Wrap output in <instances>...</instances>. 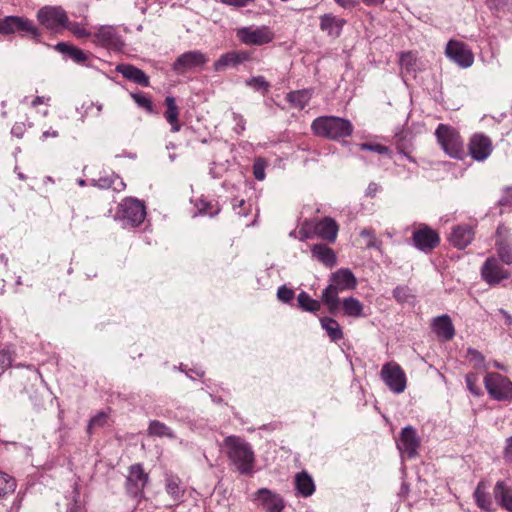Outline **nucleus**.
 Instances as JSON below:
<instances>
[{
	"instance_id": "13d9d810",
	"label": "nucleus",
	"mask_w": 512,
	"mask_h": 512,
	"mask_svg": "<svg viewBox=\"0 0 512 512\" xmlns=\"http://www.w3.org/2000/svg\"><path fill=\"white\" fill-rule=\"evenodd\" d=\"M12 363V355L8 349L0 350V370L10 367Z\"/></svg>"
},
{
	"instance_id": "9d476101",
	"label": "nucleus",
	"mask_w": 512,
	"mask_h": 512,
	"mask_svg": "<svg viewBox=\"0 0 512 512\" xmlns=\"http://www.w3.org/2000/svg\"><path fill=\"white\" fill-rule=\"evenodd\" d=\"M381 378L389 389L396 393H402L406 388V375L396 363H386L380 372Z\"/></svg>"
},
{
	"instance_id": "3c124183",
	"label": "nucleus",
	"mask_w": 512,
	"mask_h": 512,
	"mask_svg": "<svg viewBox=\"0 0 512 512\" xmlns=\"http://www.w3.org/2000/svg\"><path fill=\"white\" fill-rule=\"evenodd\" d=\"M359 147L361 150L372 151L382 155H388L390 153V149L381 144L361 143Z\"/></svg>"
},
{
	"instance_id": "c9c22d12",
	"label": "nucleus",
	"mask_w": 512,
	"mask_h": 512,
	"mask_svg": "<svg viewBox=\"0 0 512 512\" xmlns=\"http://www.w3.org/2000/svg\"><path fill=\"white\" fill-rule=\"evenodd\" d=\"M56 49L63 54L69 55V57L76 63H84L87 60V55L83 50L70 46L67 43H58L56 45Z\"/></svg>"
},
{
	"instance_id": "e433bc0d",
	"label": "nucleus",
	"mask_w": 512,
	"mask_h": 512,
	"mask_svg": "<svg viewBox=\"0 0 512 512\" xmlns=\"http://www.w3.org/2000/svg\"><path fill=\"white\" fill-rule=\"evenodd\" d=\"M166 492L175 503L181 501L184 495V489L180 485V480L176 477H168L166 479Z\"/></svg>"
},
{
	"instance_id": "79ce46f5",
	"label": "nucleus",
	"mask_w": 512,
	"mask_h": 512,
	"mask_svg": "<svg viewBox=\"0 0 512 512\" xmlns=\"http://www.w3.org/2000/svg\"><path fill=\"white\" fill-rule=\"evenodd\" d=\"M466 358L473 364L474 368L486 369L485 357L481 352L474 348H468Z\"/></svg>"
},
{
	"instance_id": "f03ea898",
	"label": "nucleus",
	"mask_w": 512,
	"mask_h": 512,
	"mask_svg": "<svg viewBox=\"0 0 512 512\" xmlns=\"http://www.w3.org/2000/svg\"><path fill=\"white\" fill-rule=\"evenodd\" d=\"M311 129L317 136L339 140L351 136L354 127L348 119L336 116H321L312 122Z\"/></svg>"
},
{
	"instance_id": "c756f323",
	"label": "nucleus",
	"mask_w": 512,
	"mask_h": 512,
	"mask_svg": "<svg viewBox=\"0 0 512 512\" xmlns=\"http://www.w3.org/2000/svg\"><path fill=\"white\" fill-rule=\"evenodd\" d=\"M474 499L480 509L487 512L492 510V501L488 493V487L484 482L478 483L474 491Z\"/></svg>"
},
{
	"instance_id": "6ab92c4d",
	"label": "nucleus",
	"mask_w": 512,
	"mask_h": 512,
	"mask_svg": "<svg viewBox=\"0 0 512 512\" xmlns=\"http://www.w3.org/2000/svg\"><path fill=\"white\" fill-rule=\"evenodd\" d=\"M475 236L474 230L467 224L455 226L450 234L449 241L458 248L464 249L471 244Z\"/></svg>"
},
{
	"instance_id": "ddd939ff",
	"label": "nucleus",
	"mask_w": 512,
	"mask_h": 512,
	"mask_svg": "<svg viewBox=\"0 0 512 512\" xmlns=\"http://www.w3.org/2000/svg\"><path fill=\"white\" fill-rule=\"evenodd\" d=\"M446 56L461 68H469L474 62V55L463 42L450 40L445 49Z\"/></svg>"
},
{
	"instance_id": "e2e57ef3",
	"label": "nucleus",
	"mask_w": 512,
	"mask_h": 512,
	"mask_svg": "<svg viewBox=\"0 0 512 512\" xmlns=\"http://www.w3.org/2000/svg\"><path fill=\"white\" fill-rule=\"evenodd\" d=\"M379 191L380 186L375 182H371L366 189V195L369 197H374Z\"/></svg>"
},
{
	"instance_id": "bb28decb",
	"label": "nucleus",
	"mask_w": 512,
	"mask_h": 512,
	"mask_svg": "<svg viewBox=\"0 0 512 512\" xmlns=\"http://www.w3.org/2000/svg\"><path fill=\"white\" fill-rule=\"evenodd\" d=\"M166 111L164 117L166 121L171 125L172 132H178L181 129L179 123V108L176 105V100L173 96H167L165 98Z\"/></svg>"
},
{
	"instance_id": "c03bdc74",
	"label": "nucleus",
	"mask_w": 512,
	"mask_h": 512,
	"mask_svg": "<svg viewBox=\"0 0 512 512\" xmlns=\"http://www.w3.org/2000/svg\"><path fill=\"white\" fill-rule=\"evenodd\" d=\"M400 65L407 72L415 71L417 69V57L412 52L401 54Z\"/></svg>"
},
{
	"instance_id": "8fccbe9b",
	"label": "nucleus",
	"mask_w": 512,
	"mask_h": 512,
	"mask_svg": "<svg viewBox=\"0 0 512 512\" xmlns=\"http://www.w3.org/2000/svg\"><path fill=\"white\" fill-rule=\"evenodd\" d=\"M487 5L495 11H509L512 9V0H487Z\"/></svg>"
},
{
	"instance_id": "f257e3e1",
	"label": "nucleus",
	"mask_w": 512,
	"mask_h": 512,
	"mask_svg": "<svg viewBox=\"0 0 512 512\" xmlns=\"http://www.w3.org/2000/svg\"><path fill=\"white\" fill-rule=\"evenodd\" d=\"M229 460L241 474L253 471L255 455L251 445L243 438L235 435L227 436L223 442Z\"/></svg>"
},
{
	"instance_id": "58836bf2",
	"label": "nucleus",
	"mask_w": 512,
	"mask_h": 512,
	"mask_svg": "<svg viewBox=\"0 0 512 512\" xmlns=\"http://www.w3.org/2000/svg\"><path fill=\"white\" fill-rule=\"evenodd\" d=\"M298 307L303 311L315 313L320 310L321 304L318 300L310 297L309 294L302 291L297 296Z\"/></svg>"
},
{
	"instance_id": "6e6d98bb",
	"label": "nucleus",
	"mask_w": 512,
	"mask_h": 512,
	"mask_svg": "<svg viewBox=\"0 0 512 512\" xmlns=\"http://www.w3.org/2000/svg\"><path fill=\"white\" fill-rule=\"evenodd\" d=\"M132 98L138 104V106H140L148 111H152V102L144 94L135 93V94H132Z\"/></svg>"
},
{
	"instance_id": "5701e85b",
	"label": "nucleus",
	"mask_w": 512,
	"mask_h": 512,
	"mask_svg": "<svg viewBox=\"0 0 512 512\" xmlns=\"http://www.w3.org/2000/svg\"><path fill=\"white\" fill-rule=\"evenodd\" d=\"M345 24L346 21L344 19L336 17L331 13L320 16V29L333 38L340 36Z\"/></svg>"
},
{
	"instance_id": "2f4dec72",
	"label": "nucleus",
	"mask_w": 512,
	"mask_h": 512,
	"mask_svg": "<svg viewBox=\"0 0 512 512\" xmlns=\"http://www.w3.org/2000/svg\"><path fill=\"white\" fill-rule=\"evenodd\" d=\"M320 324L332 342H337L343 338V331L335 319L331 317H322L320 318Z\"/></svg>"
},
{
	"instance_id": "a18cd8bd",
	"label": "nucleus",
	"mask_w": 512,
	"mask_h": 512,
	"mask_svg": "<svg viewBox=\"0 0 512 512\" xmlns=\"http://www.w3.org/2000/svg\"><path fill=\"white\" fill-rule=\"evenodd\" d=\"M360 236L365 240V245L367 248L380 249L381 241L377 239L374 230L367 228L363 229L360 232Z\"/></svg>"
},
{
	"instance_id": "473e14b6",
	"label": "nucleus",
	"mask_w": 512,
	"mask_h": 512,
	"mask_svg": "<svg viewBox=\"0 0 512 512\" xmlns=\"http://www.w3.org/2000/svg\"><path fill=\"white\" fill-rule=\"evenodd\" d=\"M342 308L346 316L355 318L363 316V304L357 298H344Z\"/></svg>"
},
{
	"instance_id": "f8f14e48",
	"label": "nucleus",
	"mask_w": 512,
	"mask_h": 512,
	"mask_svg": "<svg viewBox=\"0 0 512 512\" xmlns=\"http://www.w3.org/2000/svg\"><path fill=\"white\" fill-rule=\"evenodd\" d=\"M93 42L113 50H121L124 46L122 36L117 31V28L111 25L100 26L93 34Z\"/></svg>"
},
{
	"instance_id": "f3484780",
	"label": "nucleus",
	"mask_w": 512,
	"mask_h": 512,
	"mask_svg": "<svg viewBox=\"0 0 512 512\" xmlns=\"http://www.w3.org/2000/svg\"><path fill=\"white\" fill-rule=\"evenodd\" d=\"M419 446L420 440L416 430L412 426L404 427L397 442V447L401 454L406 455L408 458H413L417 455Z\"/></svg>"
},
{
	"instance_id": "39448f33",
	"label": "nucleus",
	"mask_w": 512,
	"mask_h": 512,
	"mask_svg": "<svg viewBox=\"0 0 512 512\" xmlns=\"http://www.w3.org/2000/svg\"><path fill=\"white\" fill-rule=\"evenodd\" d=\"M21 32L30 36L36 41H40L41 33L33 22L22 16H6L0 18V33L4 35Z\"/></svg>"
},
{
	"instance_id": "37998d69",
	"label": "nucleus",
	"mask_w": 512,
	"mask_h": 512,
	"mask_svg": "<svg viewBox=\"0 0 512 512\" xmlns=\"http://www.w3.org/2000/svg\"><path fill=\"white\" fill-rule=\"evenodd\" d=\"M467 389L476 397L483 394L481 387L478 385L479 376L476 373H468L465 377Z\"/></svg>"
},
{
	"instance_id": "5fc2aeb1",
	"label": "nucleus",
	"mask_w": 512,
	"mask_h": 512,
	"mask_svg": "<svg viewBox=\"0 0 512 512\" xmlns=\"http://www.w3.org/2000/svg\"><path fill=\"white\" fill-rule=\"evenodd\" d=\"M65 29L71 31L78 38H85L91 36V33L78 23H68Z\"/></svg>"
},
{
	"instance_id": "338daca9",
	"label": "nucleus",
	"mask_w": 512,
	"mask_h": 512,
	"mask_svg": "<svg viewBox=\"0 0 512 512\" xmlns=\"http://www.w3.org/2000/svg\"><path fill=\"white\" fill-rule=\"evenodd\" d=\"M505 458L512 462V436L507 439V445L505 448Z\"/></svg>"
},
{
	"instance_id": "f704fd0d",
	"label": "nucleus",
	"mask_w": 512,
	"mask_h": 512,
	"mask_svg": "<svg viewBox=\"0 0 512 512\" xmlns=\"http://www.w3.org/2000/svg\"><path fill=\"white\" fill-rule=\"evenodd\" d=\"M92 182L94 186H97L101 189L113 187L114 190L121 191L125 187L124 182L121 179H119L118 176L115 175L93 179Z\"/></svg>"
},
{
	"instance_id": "69168bd1",
	"label": "nucleus",
	"mask_w": 512,
	"mask_h": 512,
	"mask_svg": "<svg viewBox=\"0 0 512 512\" xmlns=\"http://www.w3.org/2000/svg\"><path fill=\"white\" fill-rule=\"evenodd\" d=\"M58 136H59V132L57 130H53L50 128L48 130L43 131V133L41 135V140L45 141L49 137L57 138Z\"/></svg>"
},
{
	"instance_id": "4c0bfd02",
	"label": "nucleus",
	"mask_w": 512,
	"mask_h": 512,
	"mask_svg": "<svg viewBox=\"0 0 512 512\" xmlns=\"http://www.w3.org/2000/svg\"><path fill=\"white\" fill-rule=\"evenodd\" d=\"M311 99V92L309 90H298L290 92L287 95V100L298 109H303Z\"/></svg>"
},
{
	"instance_id": "864d4df0",
	"label": "nucleus",
	"mask_w": 512,
	"mask_h": 512,
	"mask_svg": "<svg viewBox=\"0 0 512 512\" xmlns=\"http://www.w3.org/2000/svg\"><path fill=\"white\" fill-rule=\"evenodd\" d=\"M393 296L400 303L407 302L411 297L410 289L407 286H398L393 290Z\"/></svg>"
},
{
	"instance_id": "774afa93",
	"label": "nucleus",
	"mask_w": 512,
	"mask_h": 512,
	"mask_svg": "<svg viewBox=\"0 0 512 512\" xmlns=\"http://www.w3.org/2000/svg\"><path fill=\"white\" fill-rule=\"evenodd\" d=\"M498 313L503 316V318L505 319L506 325L512 326V316L506 310L501 308L498 310Z\"/></svg>"
},
{
	"instance_id": "680f3d73",
	"label": "nucleus",
	"mask_w": 512,
	"mask_h": 512,
	"mask_svg": "<svg viewBox=\"0 0 512 512\" xmlns=\"http://www.w3.org/2000/svg\"><path fill=\"white\" fill-rule=\"evenodd\" d=\"M211 204L205 200H200L197 204L198 210L202 214H209L210 216L216 215L218 213V209L215 211H209Z\"/></svg>"
},
{
	"instance_id": "7ed1b4c3",
	"label": "nucleus",
	"mask_w": 512,
	"mask_h": 512,
	"mask_svg": "<svg viewBox=\"0 0 512 512\" xmlns=\"http://www.w3.org/2000/svg\"><path fill=\"white\" fill-rule=\"evenodd\" d=\"M435 136L446 154L452 158L462 157L463 140L455 128L446 124H439Z\"/></svg>"
},
{
	"instance_id": "a878e982",
	"label": "nucleus",
	"mask_w": 512,
	"mask_h": 512,
	"mask_svg": "<svg viewBox=\"0 0 512 512\" xmlns=\"http://www.w3.org/2000/svg\"><path fill=\"white\" fill-rule=\"evenodd\" d=\"M117 71L120 72L123 77L138 85L143 87H147L149 85V77L141 69L133 65H119L117 67Z\"/></svg>"
},
{
	"instance_id": "9b49d317",
	"label": "nucleus",
	"mask_w": 512,
	"mask_h": 512,
	"mask_svg": "<svg viewBox=\"0 0 512 512\" xmlns=\"http://www.w3.org/2000/svg\"><path fill=\"white\" fill-rule=\"evenodd\" d=\"M207 61L208 58L201 51H188L177 57L172 65V69L177 74H185L188 71L204 66Z\"/></svg>"
},
{
	"instance_id": "423d86ee",
	"label": "nucleus",
	"mask_w": 512,
	"mask_h": 512,
	"mask_svg": "<svg viewBox=\"0 0 512 512\" xmlns=\"http://www.w3.org/2000/svg\"><path fill=\"white\" fill-rule=\"evenodd\" d=\"M37 20L46 29L55 32L65 29L68 24L67 13L61 6H43L37 12Z\"/></svg>"
},
{
	"instance_id": "1a4fd4ad",
	"label": "nucleus",
	"mask_w": 512,
	"mask_h": 512,
	"mask_svg": "<svg viewBox=\"0 0 512 512\" xmlns=\"http://www.w3.org/2000/svg\"><path fill=\"white\" fill-rule=\"evenodd\" d=\"M237 37L247 45H264L274 39L273 31L267 26L243 27L238 29Z\"/></svg>"
},
{
	"instance_id": "a211bd4d",
	"label": "nucleus",
	"mask_w": 512,
	"mask_h": 512,
	"mask_svg": "<svg viewBox=\"0 0 512 512\" xmlns=\"http://www.w3.org/2000/svg\"><path fill=\"white\" fill-rule=\"evenodd\" d=\"M147 481L148 475L144 473L142 466L140 464H134L129 469V474L126 479V490L134 497L142 495Z\"/></svg>"
},
{
	"instance_id": "20e7f679",
	"label": "nucleus",
	"mask_w": 512,
	"mask_h": 512,
	"mask_svg": "<svg viewBox=\"0 0 512 512\" xmlns=\"http://www.w3.org/2000/svg\"><path fill=\"white\" fill-rule=\"evenodd\" d=\"M146 209L144 204L136 198H126L120 205L117 212L118 219L124 227L139 226L145 219Z\"/></svg>"
},
{
	"instance_id": "2eb2a0df",
	"label": "nucleus",
	"mask_w": 512,
	"mask_h": 512,
	"mask_svg": "<svg viewBox=\"0 0 512 512\" xmlns=\"http://www.w3.org/2000/svg\"><path fill=\"white\" fill-rule=\"evenodd\" d=\"M252 501L265 512H282L283 498L267 488H261L253 494Z\"/></svg>"
},
{
	"instance_id": "0eeeda50",
	"label": "nucleus",
	"mask_w": 512,
	"mask_h": 512,
	"mask_svg": "<svg viewBox=\"0 0 512 512\" xmlns=\"http://www.w3.org/2000/svg\"><path fill=\"white\" fill-rule=\"evenodd\" d=\"M485 388L491 398L504 401L512 399V382L504 375L491 372L484 377Z\"/></svg>"
},
{
	"instance_id": "c85d7f7f",
	"label": "nucleus",
	"mask_w": 512,
	"mask_h": 512,
	"mask_svg": "<svg viewBox=\"0 0 512 512\" xmlns=\"http://www.w3.org/2000/svg\"><path fill=\"white\" fill-rule=\"evenodd\" d=\"M312 256L328 267L336 264V256L334 251L324 244H315L311 248Z\"/></svg>"
},
{
	"instance_id": "412c9836",
	"label": "nucleus",
	"mask_w": 512,
	"mask_h": 512,
	"mask_svg": "<svg viewBox=\"0 0 512 512\" xmlns=\"http://www.w3.org/2000/svg\"><path fill=\"white\" fill-rule=\"evenodd\" d=\"M330 283L340 291L354 289L357 285V279L351 270L341 268L331 274Z\"/></svg>"
},
{
	"instance_id": "603ef678",
	"label": "nucleus",
	"mask_w": 512,
	"mask_h": 512,
	"mask_svg": "<svg viewBox=\"0 0 512 512\" xmlns=\"http://www.w3.org/2000/svg\"><path fill=\"white\" fill-rule=\"evenodd\" d=\"M265 168L266 161L263 158H257L253 164V174L257 180L262 181L265 179Z\"/></svg>"
},
{
	"instance_id": "7c9ffc66",
	"label": "nucleus",
	"mask_w": 512,
	"mask_h": 512,
	"mask_svg": "<svg viewBox=\"0 0 512 512\" xmlns=\"http://www.w3.org/2000/svg\"><path fill=\"white\" fill-rule=\"evenodd\" d=\"M338 290L331 283L322 292V301L327 306L328 311L332 314L336 313L339 308L340 300L338 297Z\"/></svg>"
},
{
	"instance_id": "72a5a7b5",
	"label": "nucleus",
	"mask_w": 512,
	"mask_h": 512,
	"mask_svg": "<svg viewBox=\"0 0 512 512\" xmlns=\"http://www.w3.org/2000/svg\"><path fill=\"white\" fill-rule=\"evenodd\" d=\"M498 260L506 265H512V244L509 241L495 240Z\"/></svg>"
},
{
	"instance_id": "bf43d9fd",
	"label": "nucleus",
	"mask_w": 512,
	"mask_h": 512,
	"mask_svg": "<svg viewBox=\"0 0 512 512\" xmlns=\"http://www.w3.org/2000/svg\"><path fill=\"white\" fill-rule=\"evenodd\" d=\"M511 236V230L503 223L499 224L496 229V240L508 241Z\"/></svg>"
},
{
	"instance_id": "a19ab883",
	"label": "nucleus",
	"mask_w": 512,
	"mask_h": 512,
	"mask_svg": "<svg viewBox=\"0 0 512 512\" xmlns=\"http://www.w3.org/2000/svg\"><path fill=\"white\" fill-rule=\"evenodd\" d=\"M148 434L156 437H168L174 438L175 435L171 428H169L166 424L158 421L152 420L148 426Z\"/></svg>"
},
{
	"instance_id": "4468645a",
	"label": "nucleus",
	"mask_w": 512,
	"mask_h": 512,
	"mask_svg": "<svg viewBox=\"0 0 512 512\" xmlns=\"http://www.w3.org/2000/svg\"><path fill=\"white\" fill-rule=\"evenodd\" d=\"M412 240L417 249L427 253L438 246L440 237L428 225L419 224L418 228L413 232Z\"/></svg>"
},
{
	"instance_id": "49530a36",
	"label": "nucleus",
	"mask_w": 512,
	"mask_h": 512,
	"mask_svg": "<svg viewBox=\"0 0 512 512\" xmlns=\"http://www.w3.org/2000/svg\"><path fill=\"white\" fill-rule=\"evenodd\" d=\"M246 85L253 88L256 91L267 92L270 88V84L265 80L263 76L252 77L246 81Z\"/></svg>"
},
{
	"instance_id": "0e129e2a",
	"label": "nucleus",
	"mask_w": 512,
	"mask_h": 512,
	"mask_svg": "<svg viewBox=\"0 0 512 512\" xmlns=\"http://www.w3.org/2000/svg\"><path fill=\"white\" fill-rule=\"evenodd\" d=\"M222 3L243 7L250 3L252 0H220Z\"/></svg>"
},
{
	"instance_id": "393cba45",
	"label": "nucleus",
	"mask_w": 512,
	"mask_h": 512,
	"mask_svg": "<svg viewBox=\"0 0 512 512\" xmlns=\"http://www.w3.org/2000/svg\"><path fill=\"white\" fill-rule=\"evenodd\" d=\"M250 59V54L246 51H232L226 54H223L215 63L214 69L215 71H222L226 67L232 66L235 67L238 64H241Z\"/></svg>"
},
{
	"instance_id": "6e6552de",
	"label": "nucleus",
	"mask_w": 512,
	"mask_h": 512,
	"mask_svg": "<svg viewBox=\"0 0 512 512\" xmlns=\"http://www.w3.org/2000/svg\"><path fill=\"white\" fill-rule=\"evenodd\" d=\"M503 264L495 256L488 257L480 269L482 279L490 286L509 279L511 272Z\"/></svg>"
},
{
	"instance_id": "aec40b11",
	"label": "nucleus",
	"mask_w": 512,
	"mask_h": 512,
	"mask_svg": "<svg viewBox=\"0 0 512 512\" xmlns=\"http://www.w3.org/2000/svg\"><path fill=\"white\" fill-rule=\"evenodd\" d=\"M432 330L443 341H450L455 335V328L449 315L444 314L433 318Z\"/></svg>"
},
{
	"instance_id": "b1692460",
	"label": "nucleus",
	"mask_w": 512,
	"mask_h": 512,
	"mask_svg": "<svg viewBox=\"0 0 512 512\" xmlns=\"http://www.w3.org/2000/svg\"><path fill=\"white\" fill-rule=\"evenodd\" d=\"M493 492L496 502L505 510L512 512V484L509 481H498Z\"/></svg>"
},
{
	"instance_id": "4d7b16f0",
	"label": "nucleus",
	"mask_w": 512,
	"mask_h": 512,
	"mask_svg": "<svg viewBox=\"0 0 512 512\" xmlns=\"http://www.w3.org/2000/svg\"><path fill=\"white\" fill-rule=\"evenodd\" d=\"M277 297L280 301L288 303L294 298V291L286 286H281L278 288Z\"/></svg>"
},
{
	"instance_id": "09e8293b",
	"label": "nucleus",
	"mask_w": 512,
	"mask_h": 512,
	"mask_svg": "<svg viewBox=\"0 0 512 512\" xmlns=\"http://www.w3.org/2000/svg\"><path fill=\"white\" fill-rule=\"evenodd\" d=\"M84 112L82 114V118L87 116L92 117H100L102 110H103V104L97 102H89L87 104L83 105Z\"/></svg>"
},
{
	"instance_id": "de8ad7c7",
	"label": "nucleus",
	"mask_w": 512,
	"mask_h": 512,
	"mask_svg": "<svg viewBox=\"0 0 512 512\" xmlns=\"http://www.w3.org/2000/svg\"><path fill=\"white\" fill-rule=\"evenodd\" d=\"M108 415L104 412H99L97 415L92 417L88 423L87 431L92 433L96 428L103 427L107 424Z\"/></svg>"
},
{
	"instance_id": "dca6fc26",
	"label": "nucleus",
	"mask_w": 512,
	"mask_h": 512,
	"mask_svg": "<svg viewBox=\"0 0 512 512\" xmlns=\"http://www.w3.org/2000/svg\"><path fill=\"white\" fill-rule=\"evenodd\" d=\"M468 149L474 160L484 161L491 155L493 145L488 136L482 133H476L470 138Z\"/></svg>"
},
{
	"instance_id": "ea45409f",
	"label": "nucleus",
	"mask_w": 512,
	"mask_h": 512,
	"mask_svg": "<svg viewBox=\"0 0 512 512\" xmlns=\"http://www.w3.org/2000/svg\"><path fill=\"white\" fill-rule=\"evenodd\" d=\"M16 487V480L7 473L0 471V500L14 493Z\"/></svg>"
},
{
	"instance_id": "cd10ccee",
	"label": "nucleus",
	"mask_w": 512,
	"mask_h": 512,
	"mask_svg": "<svg viewBox=\"0 0 512 512\" xmlns=\"http://www.w3.org/2000/svg\"><path fill=\"white\" fill-rule=\"evenodd\" d=\"M295 488L302 497H309L315 491V484L312 477L305 471L295 476Z\"/></svg>"
},
{
	"instance_id": "4be33fe9",
	"label": "nucleus",
	"mask_w": 512,
	"mask_h": 512,
	"mask_svg": "<svg viewBox=\"0 0 512 512\" xmlns=\"http://www.w3.org/2000/svg\"><path fill=\"white\" fill-rule=\"evenodd\" d=\"M338 230V224L331 217H325L319 220L314 226V232L316 235L331 243L335 242Z\"/></svg>"
},
{
	"instance_id": "052dcab7",
	"label": "nucleus",
	"mask_w": 512,
	"mask_h": 512,
	"mask_svg": "<svg viewBox=\"0 0 512 512\" xmlns=\"http://www.w3.org/2000/svg\"><path fill=\"white\" fill-rule=\"evenodd\" d=\"M233 120L235 122V132L238 134L242 133L245 130V119L243 116L237 113H233Z\"/></svg>"
}]
</instances>
